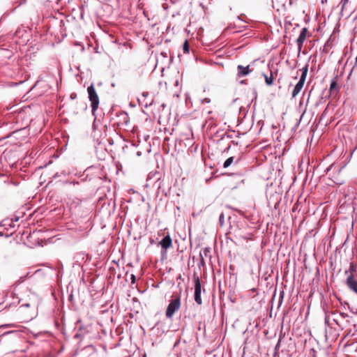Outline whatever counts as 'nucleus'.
<instances>
[{
  "instance_id": "4468645a",
  "label": "nucleus",
  "mask_w": 357,
  "mask_h": 357,
  "mask_svg": "<svg viewBox=\"0 0 357 357\" xmlns=\"http://www.w3.org/2000/svg\"><path fill=\"white\" fill-rule=\"evenodd\" d=\"M308 64H306L302 69H301V75L300 77L299 81H301L305 83L307 72H308Z\"/></svg>"
},
{
  "instance_id": "20e7f679",
  "label": "nucleus",
  "mask_w": 357,
  "mask_h": 357,
  "mask_svg": "<svg viewBox=\"0 0 357 357\" xmlns=\"http://www.w3.org/2000/svg\"><path fill=\"white\" fill-rule=\"evenodd\" d=\"M195 283V301L198 305H201L202 301L201 298L202 286L200 279L198 276L194 277Z\"/></svg>"
},
{
  "instance_id": "b1692460",
  "label": "nucleus",
  "mask_w": 357,
  "mask_h": 357,
  "mask_svg": "<svg viewBox=\"0 0 357 357\" xmlns=\"http://www.w3.org/2000/svg\"><path fill=\"white\" fill-rule=\"evenodd\" d=\"M26 0H19V1H15V3H17V6H16V8H17V7H18V6H21V5H22V4H24V3H26Z\"/></svg>"
},
{
  "instance_id": "1a4fd4ad",
  "label": "nucleus",
  "mask_w": 357,
  "mask_h": 357,
  "mask_svg": "<svg viewBox=\"0 0 357 357\" xmlns=\"http://www.w3.org/2000/svg\"><path fill=\"white\" fill-rule=\"evenodd\" d=\"M159 244L162 249L166 250L169 248L172 245V241L169 235L165 236L160 242Z\"/></svg>"
},
{
  "instance_id": "f8f14e48",
  "label": "nucleus",
  "mask_w": 357,
  "mask_h": 357,
  "mask_svg": "<svg viewBox=\"0 0 357 357\" xmlns=\"http://www.w3.org/2000/svg\"><path fill=\"white\" fill-rule=\"evenodd\" d=\"M57 273H56V280H57V284L59 287H60V283L61 281V278L63 274V266L62 264H59L57 267Z\"/></svg>"
},
{
  "instance_id": "c756f323",
  "label": "nucleus",
  "mask_w": 357,
  "mask_h": 357,
  "mask_svg": "<svg viewBox=\"0 0 357 357\" xmlns=\"http://www.w3.org/2000/svg\"><path fill=\"white\" fill-rule=\"evenodd\" d=\"M19 220H20V218L18 216H15L14 218H12L13 222H17V221H19Z\"/></svg>"
},
{
  "instance_id": "dca6fc26",
  "label": "nucleus",
  "mask_w": 357,
  "mask_h": 357,
  "mask_svg": "<svg viewBox=\"0 0 357 357\" xmlns=\"http://www.w3.org/2000/svg\"><path fill=\"white\" fill-rule=\"evenodd\" d=\"M66 236L65 234H59L55 235L51 238V242L53 243H56L57 241L65 240Z\"/></svg>"
},
{
  "instance_id": "423d86ee",
  "label": "nucleus",
  "mask_w": 357,
  "mask_h": 357,
  "mask_svg": "<svg viewBox=\"0 0 357 357\" xmlns=\"http://www.w3.org/2000/svg\"><path fill=\"white\" fill-rule=\"evenodd\" d=\"M346 284L351 291L357 295V280L352 275L347 277Z\"/></svg>"
},
{
  "instance_id": "39448f33",
  "label": "nucleus",
  "mask_w": 357,
  "mask_h": 357,
  "mask_svg": "<svg viewBox=\"0 0 357 357\" xmlns=\"http://www.w3.org/2000/svg\"><path fill=\"white\" fill-rule=\"evenodd\" d=\"M307 33H308L307 29L306 27H303L301 31L298 38L296 39V44L298 46V52H300L303 48V45L304 41L306 39Z\"/></svg>"
},
{
  "instance_id": "a211bd4d",
  "label": "nucleus",
  "mask_w": 357,
  "mask_h": 357,
  "mask_svg": "<svg viewBox=\"0 0 357 357\" xmlns=\"http://www.w3.org/2000/svg\"><path fill=\"white\" fill-rule=\"evenodd\" d=\"M356 267L355 264L353 262H351V263H350L349 271H346L345 273H348V272H350L351 274L349 275H352L354 277V273L356 272Z\"/></svg>"
},
{
  "instance_id": "79ce46f5",
  "label": "nucleus",
  "mask_w": 357,
  "mask_h": 357,
  "mask_svg": "<svg viewBox=\"0 0 357 357\" xmlns=\"http://www.w3.org/2000/svg\"><path fill=\"white\" fill-rule=\"evenodd\" d=\"M48 1H52L53 0H47Z\"/></svg>"
},
{
  "instance_id": "0eeeda50",
  "label": "nucleus",
  "mask_w": 357,
  "mask_h": 357,
  "mask_svg": "<svg viewBox=\"0 0 357 357\" xmlns=\"http://www.w3.org/2000/svg\"><path fill=\"white\" fill-rule=\"evenodd\" d=\"M251 72L252 70L250 69V66H243L242 65H238L237 66V76L238 77H245Z\"/></svg>"
},
{
  "instance_id": "f03ea898",
  "label": "nucleus",
  "mask_w": 357,
  "mask_h": 357,
  "mask_svg": "<svg viewBox=\"0 0 357 357\" xmlns=\"http://www.w3.org/2000/svg\"><path fill=\"white\" fill-rule=\"evenodd\" d=\"M89 98L91 101V106L92 108V113L94 115L95 111L97 109L99 105V98L95 90L93 84L90 85L87 89Z\"/></svg>"
},
{
  "instance_id": "a878e982",
  "label": "nucleus",
  "mask_w": 357,
  "mask_h": 357,
  "mask_svg": "<svg viewBox=\"0 0 357 357\" xmlns=\"http://www.w3.org/2000/svg\"><path fill=\"white\" fill-rule=\"evenodd\" d=\"M337 87V83L335 81H333L331 83V90H333L335 88Z\"/></svg>"
},
{
  "instance_id": "393cba45",
  "label": "nucleus",
  "mask_w": 357,
  "mask_h": 357,
  "mask_svg": "<svg viewBox=\"0 0 357 357\" xmlns=\"http://www.w3.org/2000/svg\"><path fill=\"white\" fill-rule=\"evenodd\" d=\"M42 273H43V271L41 269H38L35 271L33 275L35 276H40Z\"/></svg>"
},
{
  "instance_id": "f3484780",
  "label": "nucleus",
  "mask_w": 357,
  "mask_h": 357,
  "mask_svg": "<svg viewBox=\"0 0 357 357\" xmlns=\"http://www.w3.org/2000/svg\"><path fill=\"white\" fill-rule=\"evenodd\" d=\"M263 76L264 77L266 84L268 86H271L273 84V77L272 75V72H271L270 76L266 75V74L263 73Z\"/></svg>"
},
{
  "instance_id": "2eb2a0df",
  "label": "nucleus",
  "mask_w": 357,
  "mask_h": 357,
  "mask_svg": "<svg viewBox=\"0 0 357 357\" xmlns=\"http://www.w3.org/2000/svg\"><path fill=\"white\" fill-rule=\"evenodd\" d=\"M211 252L210 248H205L200 252L201 262L204 263V257H207Z\"/></svg>"
},
{
  "instance_id": "9d476101",
  "label": "nucleus",
  "mask_w": 357,
  "mask_h": 357,
  "mask_svg": "<svg viewBox=\"0 0 357 357\" xmlns=\"http://www.w3.org/2000/svg\"><path fill=\"white\" fill-rule=\"evenodd\" d=\"M241 159V154L240 155H238V157H235V156H231L229 158H228L224 162L223 164V167L224 168H227L229 167L233 162H234L235 164H237Z\"/></svg>"
},
{
  "instance_id": "cd10ccee",
  "label": "nucleus",
  "mask_w": 357,
  "mask_h": 357,
  "mask_svg": "<svg viewBox=\"0 0 357 357\" xmlns=\"http://www.w3.org/2000/svg\"><path fill=\"white\" fill-rule=\"evenodd\" d=\"M130 280H131V282H132V284H134V283L135 282V280H136L135 275H133V274H132V275H130Z\"/></svg>"
},
{
  "instance_id": "c9c22d12",
  "label": "nucleus",
  "mask_w": 357,
  "mask_h": 357,
  "mask_svg": "<svg viewBox=\"0 0 357 357\" xmlns=\"http://www.w3.org/2000/svg\"><path fill=\"white\" fill-rule=\"evenodd\" d=\"M5 224L3 223V221L0 222V227L4 226Z\"/></svg>"
},
{
  "instance_id": "6e6552de",
  "label": "nucleus",
  "mask_w": 357,
  "mask_h": 357,
  "mask_svg": "<svg viewBox=\"0 0 357 357\" xmlns=\"http://www.w3.org/2000/svg\"><path fill=\"white\" fill-rule=\"evenodd\" d=\"M20 335H21V334H20V331H18L17 330H13V331H9L4 332L1 335V337H8L10 340H18L20 337Z\"/></svg>"
},
{
  "instance_id": "2f4dec72",
  "label": "nucleus",
  "mask_w": 357,
  "mask_h": 357,
  "mask_svg": "<svg viewBox=\"0 0 357 357\" xmlns=\"http://www.w3.org/2000/svg\"><path fill=\"white\" fill-rule=\"evenodd\" d=\"M64 321H65V315H64V314H63L62 317H61V322L63 325H64Z\"/></svg>"
},
{
  "instance_id": "c85d7f7f",
  "label": "nucleus",
  "mask_w": 357,
  "mask_h": 357,
  "mask_svg": "<svg viewBox=\"0 0 357 357\" xmlns=\"http://www.w3.org/2000/svg\"><path fill=\"white\" fill-rule=\"evenodd\" d=\"M211 102V100L208 98H205L202 100V102L204 103H209Z\"/></svg>"
},
{
  "instance_id": "6ab92c4d",
  "label": "nucleus",
  "mask_w": 357,
  "mask_h": 357,
  "mask_svg": "<svg viewBox=\"0 0 357 357\" xmlns=\"http://www.w3.org/2000/svg\"><path fill=\"white\" fill-rule=\"evenodd\" d=\"M55 326L57 328H61V331L63 335H66L64 326H61L58 319L55 320Z\"/></svg>"
},
{
  "instance_id": "4c0bfd02",
  "label": "nucleus",
  "mask_w": 357,
  "mask_h": 357,
  "mask_svg": "<svg viewBox=\"0 0 357 357\" xmlns=\"http://www.w3.org/2000/svg\"><path fill=\"white\" fill-rule=\"evenodd\" d=\"M68 229H72L71 227H70V222H68Z\"/></svg>"
},
{
  "instance_id": "7c9ffc66",
  "label": "nucleus",
  "mask_w": 357,
  "mask_h": 357,
  "mask_svg": "<svg viewBox=\"0 0 357 357\" xmlns=\"http://www.w3.org/2000/svg\"><path fill=\"white\" fill-rule=\"evenodd\" d=\"M30 306V304L29 303H24V304H22L20 307H29Z\"/></svg>"
},
{
  "instance_id": "aec40b11",
  "label": "nucleus",
  "mask_w": 357,
  "mask_h": 357,
  "mask_svg": "<svg viewBox=\"0 0 357 357\" xmlns=\"http://www.w3.org/2000/svg\"><path fill=\"white\" fill-rule=\"evenodd\" d=\"M78 105V109L80 112L84 111L86 109V105L83 102H77Z\"/></svg>"
},
{
  "instance_id": "37998d69",
  "label": "nucleus",
  "mask_w": 357,
  "mask_h": 357,
  "mask_svg": "<svg viewBox=\"0 0 357 357\" xmlns=\"http://www.w3.org/2000/svg\"><path fill=\"white\" fill-rule=\"evenodd\" d=\"M242 357H243V356H242Z\"/></svg>"
},
{
  "instance_id": "5701e85b",
  "label": "nucleus",
  "mask_w": 357,
  "mask_h": 357,
  "mask_svg": "<svg viewBox=\"0 0 357 357\" xmlns=\"http://www.w3.org/2000/svg\"><path fill=\"white\" fill-rule=\"evenodd\" d=\"M15 326L13 324H3L0 326V328H11Z\"/></svg>"
},
{
  "instance_id": "9b49d317",
  "label": "nucleus",
  "mask_w": 357,
  "mask_h": 357,
  "mask_svg": "<svg viewBox=\"0 0 357 357\" xmlns=\"http://www.w3.org/2000/svg\"><path fill=\"white\" fill-rule=\"evenodd\" d=\"M304 85V82L301 81H298V83L295 85L293 91H292V98H295L301 91Z\"/></svg>"
},
{
  "instance_id": "ddd939ff",
  "label": "nucleus",
  "mask_w": 357,
  "mask_h": 357,
  "mask_svg": "<svg viewBox=\"0 0 357 357\" xmlns=\"http://www.w3.org/2000/svg\"><path fill=\"white\" fill-rule=\"evenodd\" d=\"M308 64H306L302 69H301V75L300 77L299 81H301L305 83L307 72H308Z\"/></svg>"
},
{
  "instance_id": "58836bf2",
  "label": "nucleus",
  "mask_w": 357,
  "mask_h": 357,
  "mask_svg": "<svg viewBox=\"0 0 357 357\" xmlns=\"http://www.w3.org/2000/svg\"><path fill=\"white\" fill-rule=\"evenodd\" d=\"M10 227H14V225H12V224H10Z\"/></svg>"
},
{
  "instance_id": "f257e3e1",
  "label": "nucleus",
  "mask_w": 357,
  "mask_h": 357,
  "mask_svg": "<svg viewBox=\"0 0 357 357\" xmlns=\"http://www.w3.org/2000/svg\"><path fill=\"white\" fill-rule=\"evenodd\" d=\"M181 307V298L179 295H174L173 298L170 301L165 312V315L168 319H172L174 314Z\"/></svg>"
},
{
  "instance_id": "ea45409f",
  "label": "nucleus",
  "mask_w": 357,
  "mask_h": 357,
  "mask_svg": "<svg viewBox=\"0 0 357 357\" xmlns=\"http://www.w3.org/2000/svg\"><path fill=\"white\" fill-rule=\"evenodd\" d=\"M62 35H63V36H67V34L66 33L62 34Z\"/></svg>"
},
{
  "instance_id": "473e14b6",
  "label": "nucleus",
  "mask_w": 357,
  "mask_h": 357,
  "mask_svg": "<svg viewBox=\"0 0 357 357\" xmlns=\"http://www.w3.org/2000/svg\"><path fill=\"white\" fill-rule=\"evenodd\" d=\"M76 45H79L81 47V51H84V47L82 45L79 44V43H77Z\"/></svg>"
},
{
  "instance_id": "7ed1b4c3",
  "label": "nucleus",
  "mask_w": 357,
  "mask_h": 357,
  "mask_svg": "<svg viewBox=\"0 0 357 357\" xmlns=\"http://www.w3.org/2000/svg\"><path fill=\"white\" fill-rule=\"evenodd\" d=\"M81 201L79 199L73 200L69 206L71 213V216H79L82 217L86 211H84L82 208L79 206Z\"/></svg>"
},
{
  "instance_id": "f704fd0d",
  "label": "nucleus",
  "mask_w": 357,
  "mask_h": 357,
  "mask_svg": "<svg viewBox=\"0 0 357 357\" xmlns=\"http://www.w3.org/2000/svg\"><path fill=\"white\" fill-rule=\"evenodd\" d=\"M348 0H342V3H343V6L347 3Z\"/></svg>"
},
{
  "instance_id": "e433bc0d",
  "label": "nucleus",
  "mask_w": 357,
  "mask_h": 357,
  "mask_svg": "<svg viewBox=\"0 0 357 357\" xmlns=\"http://www.w3.org/2000/svg\"><path fill=\"white\" fill-rule=\"evenodd\" d=\"M61 301H62V306L63 307L64 302H63V294H62Z\"/></svg>"
},
{
  "instance_id": "412c9836",
  "label": "nucleus",
  "mask_w": 357,
  "mask_h": 357,
  "mask_svg": "<svg viewBox=\"0 0 357 357\" xmlns=\"http://www.w3.org/2000/svg\"><path fill=\"white\" fill-rule=\"evenodd\" d=\"M189 44L188 40H185L183 45V50L184 53H188L189 52Z\"/></svg>"
},
{
  "instance_id": "72a5a7b5",
  "label": "nucleus",
  "mask_w": 357,
  "mask_h": 357,
  "mask_svg": "<svg viewBox=\"0 0 357 357\" xmlns=\"http://www.w3.org/2000/svg\"><path fill=\"white\" fill-rule=\"evenodd\" d=\"M75 97H76V94L75 93H71L70 94V98L71 99H74Z\"/></svg>"
},
{
  "instance_id": "a19ab883",
  "label": "nucleus",
  "mask_w": 357,
  "mask_h": 357,
  "mask_svg": "<svg viewBox=\"0 0 357 357\" xmlns=\"http://www.w3.org/2000/svg\"><path fill=\"white\" fill-rule=\"evenodd\" d=\"M230 146L227 148V150H229Z\"/></svg>"
},
{
  "instance_id": "bb28decb",
  "label": "nucleus",
  "mask_w": 357,
  "mask_h": 357,
  "mask_svg": "<svg viewBox=\"0 0 357 357\" xmlns=\"http://www.w3.org/2000/svg\"><path fill=\"white\" fill-rule=\"evenodd\" d=\"M12 234H4V233L3 231H0V237H3V236H5L6 238H8L11 236Z\"/></svg>"
},
{
  "instance_id": "4be33fe9",
  "label": "nucleus",
  "mask_w": 357,
  "mask_h": 357,
  "mask_svg": "<svg viewBox=\"0 0 357 357\" xmlns=\"http://www.w3.org/2000/svg\"><path fill=\"white\" fill-rule=\"evenodd\" d=\"M224 220H225V216H224V214L222 213L219 217V222H220V224L221 226H222L224 224Z\"/></svg>"
}]
</instances>
